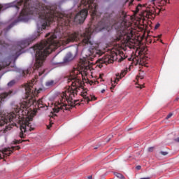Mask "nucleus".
<instances>
[{"mask_svg":"<svg viewBox=\"0 0 179 179\" xmlns=\"http://www.w3.org/2000/svg\"><path fill=\"white\" fill-rule=\"evenodd\" d=\"M56 7L45 6L44 5L39 6L38 9V13L39 15V20L37 22V26L38 29L41 30L45 29L46 26H48L51 22H55L57 20L58 25L60 26L56 29L54 33H49L46 34L45 37H48L46 41H42L39 44L34 47L36 51V62L34 64V69H38L41 66H43L47 55L51 54L55 48L59 47L62 44H69L72 41H78V40H82L84 45L90 47V50L86 55L87 59H93L95 57H100L101 52L97 49V44L94 43L92 40V28L89 27L85 29V31L83 34L79 32H74L65 35L62 37L64 31H61L64 26H69L72 17L70 15H65L61 13H57L55 11Z\"/></svg>","mask_w":179,"mask_h":179,"instance_id":"f257e3e1","label":"nucleus"},{"mask_svg":"<svg viewBox=\"0 0 179 179\" xmlns=\"http://www.w3.org/2000/svg\"><path fill=\"white\" fill-rule=\"evenodd\" d=\"M78 70L73 69L70 73V77L69 78V80H73L71 84V87H70L65 94V99L67 101V103L64 102H61L58 106L53 108L54 113H59L60 110H71V107H75L76 106V101H72L73 97H75V94H78V92L80 87H82V83L80 80L76 78L78 75Z\"/></svg>","mask_w":179,"mask_h":179,"instance_id":"f03ea898","label":"nucleus"},{"mask_svg":"<svg viewBox=\"0 0 179 179\" xmlns=\"http://www.w3.org/2000/svg\"><path fill=\"white\" fill-rule=\"evenodd\" d=\"M24 87L25 89L26 98L22 102L23 108H29L31 106H35L38 108H43L44 107L43 101L41 99L37 101L35 98L43 89L39 88L37 90V87L34 85V80H31V83L25 84Z\"/></svg>","mask_w":179,"mask_h":179,"instance_id":"7ed1b4c3","label":"nucleus"},{"mask_svg":"<svg viewBox=\"0 0 179 179\" xmlns=\"http://www.w3.org/2000/svg\"><path fill=\"white\" fill-rule=\"evenodd\" d=\"M31 121H33V117H27L20 124V138H25L26 135L24 133L27 132V127L29 131H33V128H31V123H30Z\"/></svg>","mask_w":179,"mask_h":179,"instance_id":"20e7f679","label":"nucleus"},{"mask_svg":"<svg viewBox=\"0 0 179 179\" xmlns=\"http://www.w3.org/2000/svg\"><path fill=\"white\" fill-rule=\"evenodd\" d=\"M7 47H9V44L5 41H0V55H2V52L6 50ZM10 64V61L8 59H4L3 61H0V71L1 69H3V68H6V66H9Z\"/></svg>","mask_w":179,"mask_h":179,"instance_id":"39448f33","label":"nucleus"},{"mask_svg":"<svg viewBox=\"0 0 179 179\" xmlns=\"http://www.w3.org/2000/svg\"><path fill=\"white\" fill-rule=\"evenodd\" d=\"M15 117H16V115L13 113L0 114V127L5 125V124H8V122H12Z\"/></svg>","mask_w":179,"mask_h":179,"instance_id":"423d86ee","label":"nucleus"},{"mask_svg":"<svg viewBox=\"0 0 179 179\" xmlns=\"http://www.w3.org/2000/svg\"><path fill=\"white\" fill-rule=\"evenodd\" d=\"M87 16V9H83L78 12L73 18V21L75 23L78 24H80V23H83L85 20H86V17Z\"/></svg>","mask_w":179,"mask_h":179,"instance_id":"0eeeda50","label":"nucleus"},{"mask_svg":"<svg viewBox=\"0 0 179 179\" xmlns=\"http://www.w3.org/2000/svg\"><path fill=\"white\" fill-rule=\"evenodd\" d=\"M81 3L87 6L92 15H95L97 12V4L93 3V0H81Z\"/></svg>","mask_w":179,"mask_h":179,"instance_id":"6e6552de","label":"nucleus"},{"mask_svg":"<svg viewBox=\"0 0 179 179\" xmlns=\"http://www.w3.org/2000/svg\"><path fill=\"white\" fill-rule=\"evenodd\" d=\"M52 62L54 64V65H58V64H64L62 52H59V54L56 55L52 59Z\"/></svg>","mask_w":179,"mask_h":179,"instance_id":"1a4fd4ad","label":"nucleus"},{"mask_svg":"<svg viewBox=\"0 0 179 179\" xmlns=\"http://www.w3.org/2000/svg\"><path fill=\"white\" fill-rule=\"evenodd\" d=\"M125 21L123 20V22H117L114 24L112 27L113 29H115V30H118L120 33L121 31H124L125 30Z\"/></svg>","mask_w":179,"mask_h":179,"instance_id":"9d476101","label":"nucleus"},{"mask_svg":"<svg viewBox=\"0 0 179 179\" xmlns=\"http://www.w3.org/2000/svg\"><path fill=\"white\" fill-rule=\"evenodd\" d=\"M99 64H106V65L108 64H113V59H111L110 57L105 56L101 59H99Z\"/></svg>","mask_w":179,"mask_h":179,"instance_id":"9b49d317","label":"nucleus"},{"mask_svg":"<svg viewBox=\"0 0 179 179\" xmlns=\"http://www.w3.org/2000/svg\"><path fill=\"white\" fill-rule=\"evenodd\" d=\"M29 44H30V41L27 40L21 41L17 46V52L22 50V48H25V47H27Z\"/></svg>","mask_w":179,"mask_h":179,"instance_id":"f8f14e48","label":"nucleus"},{"mask_svg":"<svg viewBox=\"0 0 179 179\" xmlns=\"http://www.w3.org/2000/svg\"><path fill=\"white\" fill-rule=\"evenodd\" d=\"M7 152H10V148H4L2 150H0V160L1 159H3V157H5L6 156H10V154L12 152L8 153ZM2 155H3V157H2Z\"/></svg>","mask_w":179,"mask_h":179,"instance_id":"ddd939ff","label":"nucleus"},{"mask_svg":"<svg viewBox=\"0 0 179 179\" xmlns=\"http://www.w3.org/2000/svg\"><path fill=\"white\" fill-rule=\"evenodd\" d=\"M15 94V92L13 91L10 90L8 92H5L0 94V103L1 101H3L4 99H6V97H8V96H13Z\"/></svg>","mask_w":179,"mask_h":179,"instance_id":"4468645a","label":"nucleus"},{"mask_svg":"<svg viewBox=\"0 0 179 179\" xmlns=\"http://www.w3.org/2000/svg\"><path fill=\"white\" fill-rule=\"evenodd\" d=\"M73 58H75V56H73V55H72L71 52L67 53L65 57L64 58V64L71 62V61L73 60Z\"/></svg>","mask_w":179,"mask_h":179,"instance_id":"2eb2a0df","label":"nucleus"},{"mask_svg":"<svg viewBox=\"0 0 179 179\" xmlns=\"http://www.w3.org/2000/svg\"><path fill=\"white\" fill-rule=\"evenodd\" d=\"M83 97L84 101H87L88 103L89 101H92V100H96L97 99L95 96H90V98L89 96H86V93H83Z\"/></svg>","mask_w":179,"mask_h":179,"instance_id":"dca6fc26","label":"nucleus"},{"mask_svg":"<svg viewBox=\"0 0 179 179\" xmlns=\"http://www.w3.org/2000/svg\"><path fill=\"white\" fill-rule=\"evenodd\" d=\"M127 37H129L127 41L128 44H129V45H131V47H134V45H135V40L131 38V35L127 36Z\"/></svg>","mask_w":179,"mask_h":179,"instance_id":"f3484780","label":"nucleus"},{"mask_svg":"<svg viewBox=\"0 0 179 179\" xmlns=\"http://www.w3.org/2000/svg\"><path fill=\"white\" fill-rule=\"evenodd\" d=\"M101 24H103L102 22H99L98 24L97 27H96V31H101V30H103L104 29V27L101 26Z\"/></svg>","mask_w":179,"mask_h":179,"instance_id":"a211bd4d","label":"nucleus"},{"mask_svg":"<svg viewBox=\"0 0 179 179\" xmlns=\"http://www.w3.org/2000/svg\"><path fill=\"white\" fill-rule=\"evenodd\" d=\"M159 6H164L167 3V0H159L157 1Z\"/></svg>","mask_w":179,"mask_h":179,"instance_id":"6ab92c4d","label":"nucleus"},{"mask_svg":"<svg viewBox=\"0 0 179 179\" xmlns=\"http://www.w3.org/2000/svg\"><path fill=\"white\" fill-rule=\"evenodd\" d=\"M114 176H115V177H117V178H120V179H125V176H124V175H122L120 173L115 172Z\"/></svg>","mask_w":179,"mask_h":179,"instance_id":"aec40b11","label":"nucleus"},{"mask_svg":"<svg viewBox=\"0 0 179 179\" xmlns=\"http://www.w3.org/2000/svg\"><path fill=\"white\" fill-rule=\"evenodd\" d=\"M125 75H127V70L122 71L120 75V73H116V76L117 77L120 76V79H121V78H124V76H125Z\"/></svg>","mask_w":179,"mask_h":179,"instance_id":"412c9836","label":"nucleus"},{"mask_svg":"<svg viewBox=\"0 0 179 179\" xmlns=\"http://www.w3.org/2000/svg\"><path fill=\"white\" fill-rule=\"evenodd\" d=\"M10 151L8 152H11V153L13 152L12 150H15V149H16V150H19V149H20V146H17V147H11L10 148Z\"/></svg>","mask_w":179,"mask_h":179,"instance_id":"4be33fe9","label":"nucleus"},{"mask_svg":"<svg viewBox=\"0 0 179 179\" xmlns=\"http://www.w3.org/2000/svg\"><path fill=\"white\" fill-rule=\"evenodd\" d=\"M54 85V80L48 81L46 83V86H52Z\"/></svg>","mask_w":179,"mask_h":179,"instance_id":"5701e85b","label":"nucleus"},{"mask_svg":"<svg viewBox=\"0 0 179 179\" xmlns=\"http://www.w3.org/2000/svg\"><path fill=\"white\" fill-rule=\"evenodd\" d=\"M16 82L15 80H12L10 83H8V86H13Z\"/></svg>","mask_w":179,"mask_h":179,"instance_id":"b1692460","label":"nucleus"},{"mask_svg":"<svg viewBox=\"0 0 179 179\" xmlns=\"http://www.w3.org/2000/svg\"><path fill=\"white\" fill-rule=\"evenodd\" d=\"M83 66H85V71H87V69H90V66L85 65V63H83Z\"/></svg>","mask_w":179,"mask_h":179,"instance_id":"393cba45","label":"nucleus"},{"mask_svg":"<svg viewBox=\"0 0 179 179\" xmlns=\"http://www.w3.org/2000/svg\"><path fill=\"white\" fill-rule=\"evenodd\" d=\"M153 150H155V147H150L148 148V151L150 152V153H152V152H153Z\"/></svg>","mask_w":179,"mask_h":179,"instance_id":"a878e982","label":"nucleus"},{"mask_svg":"<svg viewBox=\"0 0 179 179\" xmlns=\"http://www.w3.org/2000/svg\"><path fill=\"white\" fill-rule=\"evenodd\" d=\"M160 153L161 155H162V156H167V155H169L168 152H164V151H161Z\"/></svg>","mask_w":179,"mask_h":179,"instance_id":"bb28decb","label":"nucleus"},{"mask_svg":"<svg viewBox=\"0 0 179 179\" xmlns=\"http://www.w3.org/2000/svg\"><path fill=\"white\" fill-rule=\"evenodd\" d=\"M17 20L15 21V22H13V24H11L10 25H9L8 29H12V27H13V26H15V23H17Z\"/></svg>","mask_w":179,"mask_h":179,"instance_id":"cd10ccee","label":"nucleus"},{"mask_svg":"<svg viewBox=\"0 0 179 179\" xmlns=\"http://www.w3.org/2000/svg\"><path fill=\"white\" fill-rule=\"evenodd\" d=\"M152 15H153V13L150 11H147L146 12V16H152Z\"/></svg>","mask_w":179,"mask_h":179,"instance_id":"c85d7f7f","label":"nucleus"},{"mask_svg":"<svg viewBox=\"0 0 179 179\" xmlns=\"http://www.w3.org/2000/svg\"><path fill=\"white\" fill-rule=\"evenodd\" d=\"M171 117H173V113H169L166 117V120H169V118H171Z\"/></svg>","mask_w":179,"mask_h":179,"instance_id":"c756f323","label":"nucleus"},{"mask_svg":"<svg viewBox=\"0 0 179 179\" xmlns=\"http://www.w3.org/2000/svg\"><path fill=\"white\" fill-rule=\"evenodd\" d=\"M159 27H160V24L157 23L155 27V29L157 30V29H159Z\"/></svg>","mask_w":179,"mask_h":179,"instance_id":"7c9ffc66","label":"nucleus"},{"mask_svg":"<svg viewBox=\"0 0 179 179\" xmlns=\"http://www.w3.org/2000/svg\"><path fill=\"white\" fill-rule=\"evenodd\" d=\"M49 117H50V118H54V117H57V115H54V113H51Z\"/></svg>","mask_w":179,"mask_h":179,"instance_id":"2f4dec72","label":"nucleus"},{"mask_svg":"<svg viewBox=\"0 0 179 179\" xmlns=\"http://www.w3.org/2000/svg\"><path fill=\"white\" fill-rule=\"evenodd\" d=\"M14 143L16 145L17 143H20V141L19 140H15Z\"/></svg>","mask_w":179,"mask_h":179,"instance_id":"473e14b6","label":"nucleus"},{"mask_svg":"<svg viewBox=\"0 0 179 179\" xmlns=\"http://www.w3.org/2000/svg\"><path fill=\"white\" fill-rule=\"evenodd\" d=\"M124 61V57H121L119 60L118 62H122Z\"/></svg>","mask_w":179,"mask_h":179,"instance_id":"72a5a7b5","label":"nucleus"},{"mask_svg":"<svg viewBox=\"0 0 179 179\" xmlns=\"http://www.w3.org/2000/svg\"><path fill=\"white\" fill-rule=\"evenodd\" d=\"M136 170H141V166L140 165H138V166H137L136 167Z\"/></svg>","mask_w":179,"mask_h":179,"instance_id":"f704fd0d","label":"nucleus"},{"mask_svg":"<svg viewBox=\"0 0 179 179\" xmlns=\"http://www.w3.org/2000/svg\"><path fill=\"white\" fill-rule=\"evenodd\" d=\"M176 142H178L179 143V137L174 139Z\"/></svg>","mask_w":179,"mask_h":179,"instance_id":"c9c22d12","label":"nucleus"},{"mask_svg":"<svg viewBox=\"0 0 179 179\" xmlns=\"http://www.w3.org/2000/svg\"><path fill=\"white\" fill-rule=\"evenodd\" d=\"M117 82H118V80H120V78H117L115 80V81H114L115 83H117Z\"/></svg>","mask_w":179,"mask_h":179,"instance_id":"e433bc0d","label":"nucleus"},{"mask_svg":"<svg viewBox=\"0 0 179 179\" xmlns=\"http://www.w3.org/2000/svg\"><path fill=\"white\" fill-rule=\"evenodd\" d=\"M87 178H88V179H93V176H90L87 177Z\"/></svg>","mask_w":179,"mask_h":179,"instance_id":"4c0bfd02","label":"nucleus"},{"mask_svg":"<svg viewBox=\"0 0 179 179\" xmlns=\"http://www.w3.org/2000/svg\"><path fill=\"white\" fill-rule=\"evenodd\" d=\"M3 6H2L1 5H0V10H2Z\"/></svg>","mask_w":179,"mask_h":179,"instance_id":"58836bf2","label":"nucleus"},{"mask_svg":"<svg viewBox=\"0 0 179 179\" xmlns=\"http://www.w3.org/2000/svg\"><path fill=\"white\" fill-rule=\"evenodd\" d=\"M104 92H106V90H102L101 91V93H104Z\"/></svg>","mask_w":179,"mask_h":179,"instance_id":"ea45409f","label":"nucleus"},{"mask_svg":"<svg viewBox=\"0 0 179 179\" xmlns=\"http://www.w3.org/2000/svg\"><path fill=\"white\" fill-rule=\"evenodd\" d=\"M27 141H29V140H22V142H26Z\"/></svg>","mask_w":179,"mask_h":179,"instance_id":"a19ab883","label":"nucleus"},{"mask_svg":"<svg viewBox=\"0 0 179 179\" xmlns=\"http://www.w3.org/2000/svg\"><path fill=\"white\" fill-rule=\"evenodd\" d=\"M141 79H143V76H141Z\"/></svg>","mask_w":179,"mask_h":179,"instance_id":"79ce46f5","label":"nucleus"},{"mask_svg":"<svg viewBox=\"0 0 179 179\" xmlns=\"http://www.w3.org/2000/svg\"><path fill=\"white\" fill-rule=\"evenodd\" d=\"M159 37L161 38V37H162V35H159Z\"/></svg>","mask_w":179,"mask_h":179,"instance_id":"37998d69","label":"nucleus"},{"mask_svg":"<svg viewBox=\"0 0 179 179\" xmlns=\"http://www.w3.org/2000/svg\"><path fill=\"white\" fill-rule=\"evenodd\" d=\"M110 89H114V87H110Z\"/></svg>","mask_w":179,"mask_h":179,"instance_id":"c03bdc74","label":"nucleus"},{"mask_svg":"<svg viewBox=\"0 0 179 179\" xmlns=\"http://www.w3.org/2000/svg\"><path fill=\"white\" fill-rule=\"evenodd\" d=\"M50 125H52V123L51 122V121H50Z\"/></svg>","mask_w":179,"mask_h":179,"instance_id":"a18cd8bd","label":"nucleus"},{"mask_svg":"<svg viewBox=\"0 0 179 179\" xmlns=\"http://www.w3.org/2000/svg\"><path fill=\"white\" fill-rule=\"evenodd\" d=\"M48 129H50V127L48 126Z\"/></svg>","mask_w":179,"mask_h":179,"instance_id":"49530a36","label":"nucleus"},{"mask_svg":"<svg viewBox=\"0 0 179 179\" xmlns=\"http://www.w3.org/2000/svg\"><path fill=\"white\" fill-rule=\"evenodd\" d=\"M108 142H110V138L108 140Z\"/></svg>","mask_w":179,"mask_h":179,"instance_id":"de8ad7c7","label":"nucleus"},{"mask_svg":"<svg viewBox=\"0 0 179 179\" xmlns=\"http://www.w3.org/2000/svg\"><path fill=\"white\" fill-rule=\"evenodd\" d=\"M176 100H178V99H176Z\"/></svg>","mask_w":179,"mask_h":179,"instance_id":"09e8293b","label":"nucleus"},{"mask_svg":"<svg viewBox=\"0 0 179 179\" xmlns=\"http://www.w3.org/2000/svg\"><path fill=\"white\" fill-rule=\"evenodd\" d=\"M117 40H120V38H117Z\"/></svg>","mask_w":179,"mask_h":179,"instance_id":"8fccbe9b","label":"nucleus"}]
</instances>
